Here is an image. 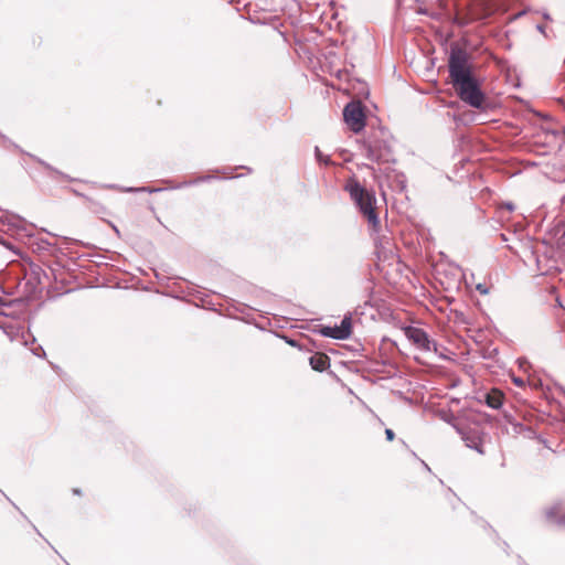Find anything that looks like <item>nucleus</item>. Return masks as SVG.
<instances>
[{
  "label": "nucleus",
  "instance_id": "obj_1",
  "mask_svg": "<svg viewBox=\"0 0 565 565\" xmlns=\"http://www.w3.org/2000/svg\"><path fill=\"white\" fill-rule=\"evenodd\" d=\"M449 76L458 97L469 106L484 109L487 99L480 89V84L472 74L466 55L454 52L449 58Z\"/></svg>",
  "mask_w": 565,
  "mask_h": 565
},
{
  "label": "nucleus",
  "instance_id": "obj_2",
  "mask_svg": "<svg viewBox=\"0 0 565 565\" xmlns=\"http://www.w3.org/2000/svg\"><path fill=\"white\" fill-rule=\"evenodd\" d=\"M344 190L349 192L350 198L358 205L372 230L377 232L380 228V218L374 207L376 202L374 193L362 186L355 178H350L347 181Z\"/></svg>",
  "mask_w": 565,
  "mask_h": 565
},
{
  "label": "nucleus",
  "instance_id": "obj_3",
  "mask_svg": "<svg viewBox=\"0 0 565 565\" xmlns=\"http://www.w3.org/2000/svg\"><path fill=\"white\" fill-rule=\"evenodd\" d=\"M343 118L350 130L358 134L365 127V114L361 102H351L343 109Z\"/></svg>",
  "mask_w": 565,
  "mask_h": 565
},
{
  "label": "nucleus",
  "instance_id": "obj_4",
  "mask_svg": "<svg viewBox=\"0 0 565 565\" xmlns=\"http://www.w3.org/2000/svg\"><path fill=\"white\" fill-rule=\"evenodd\" d=\"M363 146L365 149V156L369 160L379 164L393 161V152L385 141H365Z\"/></svg>",
  "mask_w": 565,
  "mask_h": 565
},
{
  "label": "nucleus",
  "instance_id": "obj_5",
  "mask_svg": "<svg viewBox=\"0 0 565 565\" xmlns=\"http://www.w3.org/2000/svg\"><path fill=\"white\" fill-rule=\"evenodd\" d=\"M320 333L324 337L337 339V340H344L350 338L352 334V318L351 316H345L343 320L341 321L340 326L334 327H322L320 330Z\"/></svg>",
  "mask_w": 565,
  "mask_h": 565
},
{
  "label": "nucleus",
  "instance_id": "obj_6",
  "mask_svg": "<svg viewBox=\"0 0 565 565\" xmlns=\"http://www.w3.org/2000/svg\"><path fill=\"white\" fill-rule=\"evenodd\" d=\"M403 331L405 337L419 350L425 352L431 350V341L423 329L408 326L403 328Z\"/></svg>",
  "mask_w": 565,
  "mask_h": 565
},
{
  "label": "nucleus",
  "instance_id": "obj_7",
  "mask_svg": "<svg viewBox=\"0 0 565 565\" xmlns=\"http://www.w3.org/2000/svg\"><path fill=\"white\" fill-rule=\"evenodd\" d=\"M491 12V8L479 0H475L468 9L467 15L465 18L457 17V19L459 23L466 24L472 21L483 20L489 17Z\"/></svg>",
  "mask_w": 565,
  "mask_h": 565
},
{
  "label": "nucleus",
  "instance_id": "obj_8",
  "mask_svg": "<svg viewBox=\"0 0 565 565\" xmlns=\"http://www.w3.org/2000/svg\"><path fill=\"white\" fill-rule=\"evenodd\" d=\"M462 439L465 440L467 447L477 450L479 454H484L482 448L483 439L480 434L477 431H468L462 434Z\"/></svg>",
  "mask_w": 565,
  "mask_h": 565
},
{
  "label": "nucleus",
  "instance_id": "obj_9",
  "mask_svg": "<svg viewBox=\"0 0 565 565\" xmlns=\"http://www.w3.org/2000/svg\"><path fill=\"white\" fill-rule=\"evenodd\" d=\"M309 363L315 371L323 372L330 366V359L326 353L317 352L310 356Z\"/></svg>",
  "mask_w": 565,
  "mask_h": 565
},
{
  "label": "nucleus",
  "instance_id": "obj_10",
  "mask_svg": "<svg viewBox=\"0 0 565 565\" xmlns=\"http://www.w3.org/2000/svg\"><path fill=\"white\" fill-rule=\"evenodd\" d=\"M503 394L499 390H492L486 396V403L492 408H499L502 405Z\"/></svg>",
  "mask_w": 565,
  "mask_h": 565
},
{
  "label": "nucleus",
  "instance_id": "obj_11",
  "mask_svg": "<svg viewBox=\"0 0 565 565\" xmlns=\"http://www.w3.org/2000/svg\"><path fill=\"white\" fill-rule=\"evenodd\" d=\"M386 439L388 441H393L395 439V434L392 429L387 428L385 429Z\"/></svg>",
  "mask_w": 565,
  "mask_h": 565
},
{
  "label": "nucleus",
  "instance_id": "obj_12",
  "mask_svg": "<svg viewBox=\"0 0 565 565\" xmlns=\"http://www.w3.org/2000/svg\"><path fill=\"white\" fill-rule=\"evenodd\" d=\"M477 290L480 291V294H483V295L488 294V290L486 288H483L482 285H478L477 286Z\"/></svg>",
  "mask_w": 565,
  "mask_h": 565
},
{
  "label": "nucleus",
  "instance_id": "obj_13",
  "mask_svg": "<svg viewBox=\"0 0 565 565\" xmlns=\"http://www.w3.org/2000/svg\"><path fill=\"white\" fill-rule=\"evenodd\" d=\"M75 494H81V491L78 489L73 490Z\"/></svg>",
  "mask_w": 565,
  "mask_h": 565
}]
</instances>
